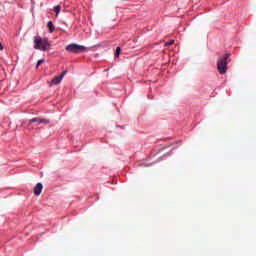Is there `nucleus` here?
Segmentation results:
<instances>
[{"label": "nucleus", "mask_w": 256, "mask_h": 256, "mask_svg": "<svg viewBox=\"0 0 256 256\" xmlns=\"http://www.w3.org/2000/svg\"><path fill=\"white\" fill-rule=\"evenodd\" d=\"M119 55H121V47L116 48V52L114 54V57H119Z\"/></svg>", "instance_id": "9"}, {"label": "nucleus", "mask_w": 256, "mask_h": 256, "mask_svg": "<svg viewBox=\"0 0 256 256\" xmlns=\"http://www.w3.org/2000/svg\"><path fill=\"white\" fill-rule=\"evenodd\" d=\"M29 123H37V125H41V123H43L44 125H49V120L44 118H32Z\"/></svg>", "instance_id": "4"}, {"label": "nucleus", "mask_w": 256, "mask_h": 256, "mask_svg": "<svg viewBox=\"0 0 256 256\" xmlns=\"http://www.w3.org/2000/svg\"><path fill=\"white\" fill-rule=\"evenodd\" d=\"M66 51H68L69 53H85V51H87V47L83 46V45H79V44H69L68 46H66Z\"/></svg>", "instance_id": "3"}, {"label": "nucleus", "mask_w": 256, "mask_h": 256, "mask_svg": "<svg viewBox=\"0 0 256 256\" xmlns=\"http://www.w3.org/2000/svg\"><path fill=\"white\" fill-rule=\"evenodd\" d=\"M47 27H48L50 33H53V32L55 31V26L53 25V22H52V21H49V22L47 23Z\"/></svg>", "instance_id": "7"}, {"label": "nucleus", "mask_w": 256, "mask_h": 256, "mask_svg": "<svg viewBox=\"0 0 256 256\" xmlns=\"http://www.w3.org/2000/svg\"><path fill=\"white\" fill-rule=\"evenodd\" d=\"M229 57H231V54H225L218 59L217 67L220 75L227 73V65H229V61H231Z\"/></svg>", "instance_id": "2"}, {"label": "nucleus", "mask_w": 256, "mask_h": 256, "mask_svg": "<svg viewBox=\"0 0 256 256\" xmlns=\"http://www.w3.org/2000/svg\"><path fill=\"white\" fill-rule=\"evenodd\" d=\"M173 43H175V40H170L165 44V47H169V45H173Z\"/></svg>", "instance_id": "11"}, {"label": "nucleus", "mask_w": 256, "mask_h": 256, "mask_svg": "<svg viewBox=\"0 0 256 256\" xmlns=\"http://www.w3.org/2000/svg\"><path fill=\"white\" fill-rule=\"evenodd\" d=\"M33 39L34 49L39 51H49V49H51V43H49V39L42 38L41 36H35Z\"/></svg>", "instance_id": "1"}, {"label": "nucleus", "mask_w": 256, "mask_h": 256, "mask_svg": "<svg viewBox=\"0 0 256 256\" xmlns=\"http://www.w3.org/2000/svg\"><path fill=\"white\" fill-rule=\"evenodd\" d=\"M45 63V60H39L36 64V67L38 68L39 66L43 65Z\"/></svg>", "instance_id": "10"}, {"label": "nucleus", "mask_w": 256, "mask_h": 256, "mask_svg": "<svg viewBox=\"0 0 256 256\" xmlns=\"http://www.w3.org/2000/svg\"><path fill=\"white\" fill-rule=\"evenodd\" d=\"M65 75H67V71L62 72L60 77H62V79H63L65 77Z\"/></svg>", "instance_id": "12"}, {"label": "nucleus", "mask_w": 256, "mask_h": 256, "mask_svg": "<svg viewBox=\"0 0 256 256\" xmlns=\"http://www.w3.org/2000/svg\"><path fill=\"white\" fill-rule=\"evenodd\" d=\"M63 81V76H56L52 79L50 85H59Z\"/></svg>", "instance_id": "6"}, {"label": "nucleus", "mask_w": 256, "mask_h": 256, "mask_svg": "<svg viewBox=\"0 0 256 256\" xmlns=\"http://www.w3.org/2000/svg\"><path fill=\"white\" fill-rule=\"evenodd\" d=\"M42 191H43V184L41 183L36 184V186L34 187V195H36V197H39Z\"/></svg>", "instance_id": "5"}, {"label": "nucleus", "mask_w": 256, "mask_h": 256, "mask_svg": "<svg viewBox=\"0 0 256 256\" xmlns=\"http://www.w3.org/2000/svg\"><path fill=\"white\" fill-rule=\"evenodd\" d=\"M54 11H55L56 17H57V15H59V13L61 12V6L60 5L55 6Z\"/></svg>", "instance_id": "8"}]
</instances>
